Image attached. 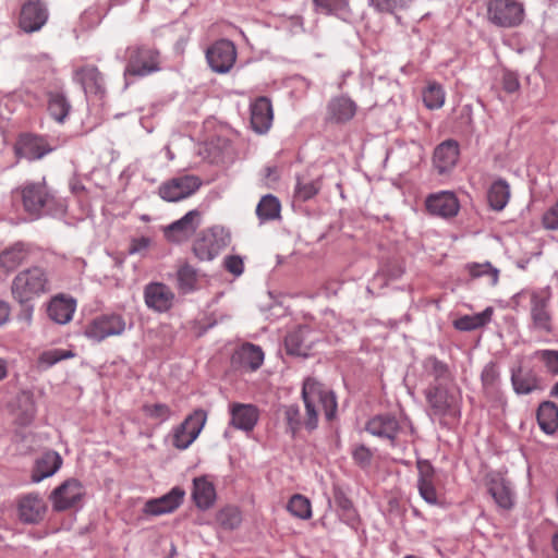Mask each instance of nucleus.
Returning a JSON list of instances; mask_svg holds the SVG:
<instances>
[{
    "instance_id": "f257e3e1",
    "label": "nucleus",
    "mask_w": 558,
    "mask_h": 558,
    "mask_svg": "<svg viewBox=\"0 0 558 558\" xmlns=\"http://www.w3.org/2000/svg\"><path fill=\"white\" fill-rule=\"evenodd\" d=\"M302 398L306 410L304 425L308 430H314L317 427L318 404L323 407L327 421L335 418L337 413L336 396L332 391L325 390L316 379L307 377L303 381Z\"/></svg>"
},
{
    "instance_id": "f03ea898",
    "label": "nucleus",
    "mask_w": 558,
    "mask_h": 558,
    "mask_svg": "<svg viewBox=\"0 0 558 558\" xmlns=\"http://www.w3.org/2000/svg\"><path fill=\"white\" fill-rule=\"evenodd\" d=\"M48 289V278L44 269L32 267L19 272L12 281V295L21 304H26L24 312L29 320L33 307L27 303Z\"/></svg>"
},
{
    "instance_id": "7ed1b4c3",
    "label": "nucleus",
    "mask_w": 558,
    "mask_h": 558,
    "mask_svg": "<svg viewBox=\"0 0 558 558\" xmlns=\"http://www.w3.org/2000/svg\"><path fill=\"white\" fill-rule=\"evenodd\" d=\"M160 51L144 44L131 45L125 50L124 77H144L160 71Z\"/></svg>"
},
{
    "instance_id": "20e7f679",
    "label": "nucleus",
    "mask_w": 558,
    "mask_h": 558,
    "mask_svg": "<svg viewBox=\"0 0 558 558\" xmlns=\"http://www.w3.org/2000/svg\"><path fill=\"white\" fill-rule=\"evenodd\" d=\"M23 207L26 213L36 218L44 213H50L54 207L61 206L57 197L46 184L40 182H27L20 187Z\"/></svg>"
},
{
    "instance_id": "39448f33",
    "label": "nucleus",
    "mask_w": 558,
    "mask_h": 558,
    "mask_svg": "<svg viewBox=\"0 0 558 558\" xmlns=\"http://www.w3.org/2000/svg\"><path fill=\"white\" fill-rule=\"evenodd\" d=\"M487 21L504 28L515 27L524 19V7L517 0H485Z\"/></svg>"
},
{
    "instance_id": "423d86ee",
    "label": "nucleus",
    "mask_w": 558,
    "mask_h": 558,
    "mask_svg": "<svg viewBox=\"0 0 558 558\" xmlns=\"http://www.w3.org/2000/svg\"><path fill=\"white\" fill-rule=\"evenodd\" d=\"M424 395L433 415L438 417H456L459 415L460 409L458 398L441 383L430 384L425 389Z\"/></svg>"
},
{
    "instance_id": "0eeeda50",
    "label": "nucleus",
    "mask_w": 558,
    "mask_h": 558,
    "mask_svg": "<svg viewBox=\"0 0 558 558\" xmlns=\"http://www.w3.org/2000/svg\"><path fill=\"white\" fill-rule=\"evenodd\" d=\"M207 421V412L202 409L194 410L185 420L173 429L172 445L184 450L198 437Z\"/></svg>"
},
{
    "instance_id": "6e6552de",
    "label": "nucleus",
    "mask_w": 558,
    "mask_h": 558,
    "mask_svg": "<svg viewBox=\"0 0 558 558\" xmlns=\"http://www.w3.org/2000/svg\"><path fill=\"white\" fill-rule=\"evenodd\" d=\"M125 319L122 315L110 313L95 317L84 329V335L96 342L108 337L119 336L125 330Z\"/></svg>"
},
{
    "instance_id": "1a4fd4ad",
    "label": "nucleus",
    "mask_w": 558,
    "mask_h": 558,
    "mask_svg": "<svg viewBox=\"0 0 558 558\" xmlns=\"http://www.w3.org/2000/svg\"><path fill=\"white\" fill-rule=\"evenodd\" d=\"M206 59L210 69L219 74L228 73L236 60V49L231 40L220 39L206 50Z\"/></svg>"
},
{
    "instance_id": "9d476101",
    "label": "nucleus",
    "mask_w": 558,
    "mask_h": 558,
    "mask_svg": "<svg viewBox=\"0 0 558 558\" xmlns=\"http://www.w3.org/2000/svg\"><path fill=\"white\" fill-rule=\"evenodd\" d=\"M202 223V213L193 209L179 220L173 221L163 229L165 238L172 243H183L190 240Z\"/></svg>"
},
{
    "instance_id": "9b49d317",
    "label": "nucleus",
    "mask_w": 558,
    "mask_h": 558,
    "mask_svg": "<svg viewBox=\"0 0 558 558\" xmlns=\"http://www.w3.org/2000/svg\"><path fill=\"white\" fill-rule=\"evenodd\" d=\"M202 181L195 175H181L168 180L159 186V196L167 202H179L195 193Z\"/></svg>"
},
{
    "instance_id": "f8f14e48",
    "label": "nucleus",
    "mask_w": 558,
    "mask_h": 558,
    "mask_svg": "<svg viewBox=\"0 0 558 558\" xmlns=\"http://www.w3.org/2000/svg\"><path fill=\"white\" fill-rule=\"evenodd\" d=\"M84 489L81 483L75 478L64 481L60 486L54 488L49 498L52 509L62 512L75 507L83 498Z\"/></svg>"
},
{
    "instance_id": "ddd939ff",
    "label": "nucleus",
    "mask_w": 558,
    "mask_h": 558,
    "mask_svg": "<svg viewBox=\"0 0 558 558\" xmlns=\"http://www.w3.org/2000/svg\"><path fill=\"white\" fill-rule=\"evenodd\" d=\"M228 244L222 231L215 228L203 231L193 243V253L199 260H211L219 255Z\"/></svg>"
},
{
    "instance_id": "4468645a",
    "label": "nucleus",
    "mask_w": 558,
    "mask_h": 558,
    "mask_svg": "<svg viewBox=\"0 0 558 558\" xmlns=\"http://www.w3.org/2000/svg\"><path fill=\"white\" fill-rule=\"evenodd\" d=\"M530 316L533 329L550 335L554 332V319L549 310V296L532 292L530 296Z\"/></svg>"
},
{
    "instance_id": "2eb2a0df",
    "label": "nucleus",
    "mask_w": 558,
    "mask_h": 558,
    "mask_svg": "<svg viewBox=\"0 0 558 558\" xmlns=\"http://www.w3.org/2000/svg\"><path fill=\"white\" fill-rule=\"evenodd\" d=\"M50 151L52 147L43 136L31 133L21 134L14 145L15 156L29 161L41 159Z\"/></svg>"
},
{
    "instance_id": "dca6fc26",
    "label": "nucleus",
    "mask_w": 558,
    "mask_h": 558,
    "mask_svg": "<svg viewBox=\"0 0 558 558\" xmlns=\"http://www.w3.org/2000/svg\"><path fill=\"white\" fill-rule=\"evenodd\" d=\"M48 9L40 0H28L21 9L19 25L25 33L39 31L48 20Z\"/></svg>"
},
{
    "instance_id": "f3484780",
    "label": "nucleus",
    "mask_w": 558,
    "mask_h": 558,
    "mask_svg": "<svg viewBox=\"0 0 558 558\" xmlns=\"http://www.w3.org/2000/svg\"><path fill=\"white\" fill-rule=\"evenodd\" d=\"M365 429L373 436L387 439L391 445H396L401 426L395 415L385 413L369 418L366 422Z\"/></svg>"
},
{
    "instance_id": "a211bd4d",
    "label": "nucleus",
    "mask_w": 558,
    "mask_h": 558,
    "mask_svg": "<svg viewBox=\"0 0 558 558\" xmlns=\"http://www.w3.org/2000/svg\"><path fill=\"white\" fill-rule=\"evenodd\" d=\"M47 505L37 494H27L20 498L17 504V515L25 524H38L45 518Z\"/></svg>"
},
{
    "instance_id": "6ab92c4d",
    "label": "nucleus",
    "mask_w": 558,
    "mask_h": 558,
    "mask_svg": "<svg viewBox=\"0 0 558 558\" xmlns=\"http://www.w3.org/2000/svg\"><path fill=\"white\" fill-rule=\"evenodd\" d=\"M184 496L185 490L175 486L163 496L147 500L144 505L143 511L149 515H161L173 512L182 505Z\"/></svg>"
},
{
    "instance_id": "aec40b11",
    "label": "nucleus",
    "mask_w": 558,
    "mask_h": 558,
    "mask_svg": "<svg viewBox=\"0 0 558 558\" xmlns=\"http://www.w3.org/2000/svg\"><path fill=\"white\" fill-rule=\"evenodd\" d=\"M264 362V352L259 345L246 342L234 351L231 357L232 365L246 372L257 371Z\"/></svg>"
},
{
    "instance_id": "412c9836",
    "label": "nucleus",
    "mask_w": 558,
    "mask_h": 558,
    "mask_svg": "<svg viewBox=\"0 0 558 558\" xmlns=\"http://www.w3.org/2000/svg\"><path fill=\"white\" fill-rule=\"evenodd\" d=\"M144 299L147 307L162 313L171 308L174 293L165 283L150 282L144 289Z\"/></svg>"
},
{
    "instance_id": "4be33fe9",
    "label": "nucleus",
    "mask_w": 558,
    "mask_h": 558,
    "mask_svg": "<svg viewBox=\"0 0 558 558\" xmlns=\"http://www.w3.org/2000/svg\"><path fill=\"white\" fill-rule=\"evenodd\" d=\"M486 486L489 495L499 508L509 510L513 507V494L509 482L502 474L497 472L487 474Z\"/></svg>"
},
{
    "instance_id": "5701e85b",
    "label": "nucleus",
    "mask_w": 558,
    "mask_h": 558,
    "mask_svg": "<svg viewBox=\"0 0 558 558\" xmlns=\"http://www.w3.org/2000/svg\"><path fill=\"white\" fill-rule=\"evenodd\" d=\"M416 468L418 472L417 488L421 497L430 505L438 502L435 488V469L428 460L417 459Z\"/></svg>"
},
{
    "instance_id": "b1692460",
    "label": "nucleus",
    "mask_w": 558,
    "mask_h": 558,
    "mask_svg": "<svg viewBox=\"0 0 558 558\" xmlns=\"http://www.w3.org/2000/svg\"><path fill=\"white\" fill-rule=\"evenodd\" d=\"M310 336L311 329L307 326H300L290 331L284 338L287 354L298 357L310 356L314 342Z\"/></svg>"
},
{
    "instance_id": "393cba45",
    "label": "nucleus",
    "mask_w": 558,
    "mask_h": 558,
    "mask_svg": "<svg viewBox=\"0 0 558 558\" xmlns=\"http://www.w3.org/2000/svg\"><path fill=\"white\" fill-rule=\"evenodd\" d=\"M322 186L323 174L314 173L312 168H307L296 175L294 198L300 202H307L319 193Z\"/></svg>"
},
{
    "instance_id": "a878e982",
    "label": "nucleus",
    "mask_w": 558,
    "mask_h": 558,
    "mask_svg": "<svg viewBox=\"0 0 558 558\" xmlns=\"http://www.w3.org/2000/svg\"><path fill=\"white\" fill-rule=\"evenodd\" d=\"M426 208L432 215L453 217L459 211V202L453 193L440 192L427 197Z\"/></svg>"
},
{
    "instance_id": "bb28decb",
    "label": "nucleus",
    "mask_w": 558,
    "mask_h": 558,
    "mask_svg": "<svg viewBox=\"0 0 558 558\" xmlns=\"http://www.w3.org/2000/svg\"><path fill=\"white\" fill-rule=\"evenodd\" d=\"M458 159L459 144L454 140H447L435 148L433 162L440 174L452 169L456 166Z\"/></svg>"
},
{
    "instance_id": "cd10ccee",
    "label": "nucleus",
    "mask_w": 558,
    "mask_h": 558,
    "mask_svg": "<svg viewBox=\"0 0 558 558\" xmlns=\"http://www.w3.org/2000/svg\"><path fill=\"white\" fill-rule=\"evenodd\" d=\"M74 80L82 85L86 94H105L104 75L95 65H85L77 69L74 73Z\"/></svg>"
},
{
    "instance_id": "c85d7f7f",
    "label": "nucleus",
    "mask_w": 558,
    "mask_h": 558,
    "mask_svg": "<svg viewBox=\"0 0 558 558\" xmlns=\"http://www.w3.org/2000/svg\"><path fill=\"white\" fill-rule=\"evenodd\" d=\"M355 102L345 96H339L329 101L326 119L332 123H345L355 116Z\"/></svg>"
},
{
    "instance_id": "c756f323",
    "label": "nucleus",
    "mask_w": 558,
    "mask_h": 558,
    "mask_svg": "<svg viewBox=\"0 0 558 558\" xmlns=\"http://www.w3.org/2000/svg\"><path fill=\"white\" fill-rule=\"evenodd\" d=\"M272 122V106L268 98L259 97L251 107V124L255 132L263 134Z\"/></svg>"
},
{
    "instance_id": "7c9ffc66",
    "label": "nucleus",
    "mask_w": 558,
    "mask_h": 558,
    "mask_svg": "<svg viewBox=\"0 0 558 558\" xmlns=\"http://www.w3.org/2000/svg\"><path fill=\"white\" fill-rule=\"evenodd\" d=\"M62 458L56 451H46L35 462L32 472V481L38 483L44 478L52 476L61 466Z\"/></svg>"
},
{
    "instance_id": "2f4dec72",
    "label": "nucleus",
    "mask_w": 558,
    "mask_h": 558,
    "mask_svg": "<svg viewBox=\"0 0 558 558\" xmlns=\"http://www.w3.org/2000/svg\"><path fill=\"white\" fill-rule=\"evenodd\" d=\"M192 498L196 507L201 510L211 508L216 500V489L211 482L205 476L193 480Z\"/></svg>"
},
{
    "instance_id": "473e14b6",
    "label": "nucleus",
    "mask_w": 558,
    "mask_h": 558,
    "mask_svg": "<svg viewBox=\"0 0 558 558\" xmlns=\"http://www.w3.org/2000/svg\"><path fill=\"white\" fill-rule=\"evenodd\" d=\"M258 421V410L252 404L235 403L231 408V424L239 429L252 430Z\"/></svg>"
},
{
    "instance_id": "72a5a7b5",
    "label": "nucleus",
    "mask_w": 558,
    "mask_h": 558,
    "mask_svg": "<svg viewBox=\"0 0 558 558\" xmlns=\"http://www.w3.org/2000/svg\"><path fill=\"white\" fill-rule=\"evenodd\" d=\"M76 304L73 299L53 298L47 308L48 316L57 324L64 325L72 319Z\"/></svg>"
},
{
    "instance_id": "f704fd0d",
    "label": "nucleus",
    "mask_w": 558,
    "mask_h": 558,
    "mask_svg": "<svg viewBox=\"0 0 558 558\" xmlns=\"http://www.w3.org/2000/svg\"><path fill=\"white\" fill-rule=\"evenodd\" d=\"M536 418L539 428L547 435H554L558 429V407L551 401L538 405Z\"/></svg>"
},
{
    "instance_id": "c9c22d12",
    "label": "nucleus",
    "mask_w": 558,
    "mask_h": 558,
    "mask_svg": "<svg viewBox=\"0 0 558 558\" xmlns=\"http://www.w3.org/2000/svg\"><path fill=\"white\" fill-rule=\"evenodd\" d=\"M510 198V186L505 179H498L492 183L487 191L489 207L495 211H501Z\"/></svg>"
},
{
    "instance_id": "e433bc0d",
    "label": "nucleus",
    "mask_w": 558,
    "mask_h": 558,
    "mask_svg": "<svg viewBox=\"0 0 558 558\" xmlns=\"http://www.w3.org/2000/svg\"><path fill=\"white\" fill-rule=\"evenodd\" d=\"M332 494L340 519L347 524L353 525L357 520V512L352 500L339 485H333Z\"/></svg>"
},
{
    "instance_id": "4c0bfd02",
    "label": "nucleus",
    "mask_w": 558,
    "mask_h": 558,
    "mask_svg": "<svg viewBox=\"0 0 558 558\" xmlns=\"http://www.w3.org/2000/svg\"><path fill=\"white\" fill-rule=\"evenodd\" d=\"M511 383L518 395H527L538 388L537 376L532 371L523 372L521 367L512 369Z\"/></svg>"
},
{
    "instance_id": "58836bf2",
    "label": "nucleus",
    "mask_w": 558,
    "mask_h": 558,
    "mask_svg": "<svg viewBox=\"0 0 558 558\" xmlns=\"http://www.w3.org/2000/svg\"><path fill=\"white\" fill-rule=\"evenodd\" d=\"M48 111L58 123H63L71 111V104L64 94L59 92L48 93Z\"/></svg>"
},
{
    "instance_id": "ea45409f",
    "label": "nucleus",
    "mask_w": 558,
    "mask_h": 558,
    "mask_svg": "<svg viewBox=\"0 0 558 558\" xmlns=\"http://www.w3.org/2000/svg\"><path fill=\"white\" fill-rule=\"evenodd\" d=\"M175 277L177 288L182 294H187L196 290L198 282L197 269L189 263L179 266Z\"/></svg>"
},
{
    "instance_id": "a19ab883",
    "label": "nucleus",
    "mask_w": 558,
    "mask_h": 558,
    "mask_svg": "<svg viewBox=\"0 0 558 558\" xmlns=\"http://www.w3.org/2000/svg\"><path fill=\"white\" fill-rule=\"evenodd\" d=\"M493 313V307H487L481 313L459 317L453 322V326L461 331H471L487 325L492 319Z\"/></svg>"
},
{
    "instance_id": "79ce46f5",
    "label": "nucleus",
    "mask_w": 558,
    "mask_h": 558,
    "mask_svg": "<svg viewBox=\"0 0 558 558\" xmlns=\"http://www.w3.org/2000/svg\"><path fill=\"white\" fill-rule=\"evenodd\" d=\"M27 257V251L22 243H16L0 254V267L11 271L20 266Z\"/></svg>"
},
{
    "instance_id": "37998d69",
    "label": "nucleus",
    "mask_w": 558,
    "mask_h": 558,
    "mask_svg": "<svg viewBox=\"0 0 558 558\" xmlns=\"http://www.w3.org/2000/svg\"><path fill=\"white\" fill-rule=\"evenodd\" d=\"M281 205L279 199L272 194L263 196L257 204L256 215L264 221L275 220L280 217Z\"/></svg>"
},
{
    "instance_id": "c03bdc74",
    "label": "nucleus",
    "mask_w": 558,
    "mask_h": 558,
    "mask_svg": "<svg viewBox=\"0 0 558 558\" xmlns=\"http://www.w3.org/2000/svg\"><path fill=\"white\" fill-rule=\"evenodd\" d=\"M216 521L221 529L232 531L240 526L242 514L238 507L226 506L216 513Z\"/></svg>"
},
{
    "instance_id": "a18cd8bd",
    "label": "nucleus",
    "mask_w": 558,
    "mask_h": 558,
    "mask_svg": "<svg viewBox=\"0 0 558 558\" xmlns=\"http://www.w3.org/2000/svg\"><path fill=\"white\" fill-rule=\"evenodd\" d=\"M290 513L299 519L306 520L312 515L311 502L310 500L300 495H293L287 506Z\"/></svg>"
},
{
    "instance_id": "49530a36",
    "label": "nucleus",
    "mask_w": 558,
    "mask_h": 558,
    "mask_svg": "<svg viewBox=\"0 0 558 558\" xmlns=\"http://www.w3.org/2000/svg\"><path fill=\"white\" fill-rule=\"evenodd\" d=\"M424 369L435 379V384L450 377L448 365L435 356H429L424 361Z\"/></svg>"
},
{
    "instance_id": "de8ad7c7",
    "label": "nucleus",
    "mask_w": 558,
    "mask_h": 558,
    "mask_svg": "<svg viewBox=\"0 0 558 558\" xmlns=\"http://www.w3.org/2000/svg\"><path fill=\"white\" fill-rule=\"evenodd\" d=\"M74 354L70 350L52 349L43 352L38 357V367L47 369L56 363L72 357Z\"/></svg>"
},
{
    "instance_id": "09e8293b",
    "label": "nucleus",
    "mask_w": 558,
    "mask_h": 558,
    "mask_svg": "<svg viewBox=\"0 0 558 558\" xmlns=\"http://www.w3.org/2000/svg\"><path fill=\"white\" fill-rule=\"evenodd\" d=\"M423 101L428 109H438L444 105L445 93L439 84H429L423 92Z\"/></svg>"
},
{
    "instance_id": "8fccbe9b",
    "label": "nucleus",
    "mask_w": 558,
    "mask_h": 558,
    "mask_svg": "<svg viewBox=\"0 0 558 558\" xmlns=\"http://www.w3.org/2000/svg\"><path fill=\"white\" fill-rule=\"evenodd\" d=\"M413 0H371V4L379 12L395 14L408 10Z\"/></svg>"
},
{
    "instance_id": "3c124183",
    "label": "nucleus",
    "mask_w": 558,
    "mask_h": 558,
    "mask_svg": "<svg viewBox=\"0 0 558 558\" xmlns=\"http://www.w3.org/2000/svg\"><path fill=\"white\" fill-rule=\"evenodd\" d=\"M499 369L496 363L490 362L482 371L481 380L486 391H495L499 384Z\"/></svg>"
},
{
    "instance_id": "603ef678",
    "label": "nucleus",
    "mask_w": 558,
    "mask_h": 558,
    "mask_svg": "<svg viewBox=\"0 0 558 558\" xmlns=\"http://www.w3.org/2000/svg\"><path fill=\"white\" fill-rule=\"evenodd\" d=\"M144 414L159 423L166 422L172 415V411L166 403H146L142 407Z\"/></svg>"
},
{
    "instance_id": "864d4df0",
    "label": "nucleus",
    "mask_w": 558,
    "mask_h": 558,
    "mask_svg": "<svg viewBox=\"0 0 558 558\" xmlns=\"http://www.w3.org/2000/svg\"><path fill=\"white\" fill-rule=\"evenodd\" d=\"M466 268L470 276L473 278L489 276L492 284H496L498 282L499 270L488 262L484 264H469L466 265Z\"/></svg>"
},
{
    "instance_id": "5fc2aeb1",
    "label": "nucleus",
    "mask_w": 558,
    "mask_h": 558,
    "mask_svg": "<svg viewBox=\"0 0 558 558\" xmlns=\"http://www.w3.org/2000/svg\"><path fill=\"white\" fill-rule=\"evenodd\" d=\"M282 409L288 430L294 436L302 426L300 408L296 404H289Z\"/></svg>"
},
{
    "instance_id": "6e6d98bb",
    "label": "nucleus",
    "mask_w": 558,
    "mask_h": 558,
    "mask_svg": "<svg viewBox=\"0 0 558 558\" xmlns=\"http://www.w3.org/2000/svg\"><path fill=\"white\" fill-rule=\"evenodd\" d=\"M535 356L544 364L549 374L558 375V350H538L535 352Z\"/></svg>"
},
{
    "instance_id": "4d7b16f0",
    "label": "nucleus",
    "mask_w": 558,
    "mask_h": 558,
    "mask_svg": "<svg viewBox=\"0 0 558 558\" xmlns=\"http://www.w3.org/2000/svg\"><path fill=\"white\" fill-rule=\"evenodd\" d=\"M316 11L324 14H335L348 7L347 0H313Z\"/></svg>"
},
{
    "instance_id": "13d9d810",
    "label": "nucleus",
    "mask_w": 558,
    "mask_h": 558,
    "mask_svg": "<svg viewBox=\"0 0 558 558\" xmlns=\"http://www.w3.org/2000/svg\"><path fill=\"white\" fill-rule=\"evenodd\" d=\"M223 266L227 271L238 277L243 274L244 264L239 255H228L225 257Z\"/></svg>"
},
{
    "instance_id": "bf43d9fd",
    "label": "nucleus",
    "mask_w": 558,
    "mask_h": 558,
    "mask_svg": "<svg viewBox=\"0 0 558 558\" xmlns=\"http://www.w3.org/2000/svg\"><path fill=\"white\" fill-rule=\"evenodd\" d=\"M501 83L504 90L509 94L515 93L520 88L519 77L511 71L504 72Z\"/></svg>"
},
{
    "instance_id": "052dcab7",
    "label": "nucleus",
    "mask_w": 558,
    "mask_h": 558,
    "mask_svg": "<svg viewBox=\"0 0 558 558\" xmlns=\"http://www.w3.org/2000/svg\"><path fill=\"white\" fill-rule=\"evenodd\" d=\"M35 417V407L33 402H28L25 410L16 413L15 415V422L20 426H27L29 425Z\"/></svg>"
},
{
    "instance_id": "680f3d73",
    "label": "nucleus",
    "mask_w": 558,
    "mask_h": 558,
    "mask_svg": "<svg viewBox=\"0 0 558 558\" xmlns=\"http://www.w3.org/2000/svg\"><path fill=\"white\" fill-rule=\"evenodd\" d=\"M352 454L355 462L363 466L368 465L373 458L372 451L364 445L357 446Z\"/></svg>"
},
{
    "instance_id": "e2e57ef3",
    "label": "nucleus",
    "mask_w": 558,
    "mask_h": 558,
    "mask_svg": "<svg viewBox=\"0 0 558 558\" xmlns=\"http://www.w3.org/2000/svg\"><path fill=\"white\" fill-rule=\"evenodd\" d=\"M543 225L548 230H558V202L545 213Z\"/></svg>"
},
{
    "instance_id": "0e129e2a",
    "label": "nucleus",
    "mask_w": 558,
    "mask_h": 558,
    "mask_svg": "<svg viewBox=\"0 0 558 558\" xmlns=\"http://www.w3.org/2000/svg\"><path fill=\"white\" fill-rule=\"evenodd\" d=\"M151 243L150 238L148 236H141L132 239L129 253L130 254H140L142 252H145Z\"/></svg>"
},
{
    "instance_id": "69168bd1",
    "label": "nucleus",
    "mask_w": 558,
    "mask_h": 558,
    "mask_svg": "<svg viewBox=\"0 0 558 558\" xmlns=\"http://www.w3.org/2000/svg\"><path fill=\"white\" fill-rule=\"evenodd\" d=\"M10 317V306L8 303L0 301V326L4 325Z\"/></svg>"
},
{
    "instance_id": "338daca9",
    "label": "nucleus",
    "mask_w": 558,
    "mask_h": 558,
    "mask_svg": "<svg viewBox=\"0 0 558 558\" xmlns=\"http://www.w3.org/2000/svg\"><path fill=\"white\" fill-rule=\"evenodd\" d=\"M265 179L268 181L277 182L279 180L278 169L275 166L266 167Z\"/></svg>"
},
{
    "instance_id": "774afa93",
    "label": "nucleus",
    "mask_w": 558,
    "mask_h": 558,
    "mask_svg": "<svg viewBox=\"0 0 558 558\" xmlns=\"http://www.w3.org/2000/svg\"><path fill=\"white\" fill-rule=\"evenodd\" d=\"M8 375V364L7 361L0 357V380L5 378Z\"/></svg>"
}]
</instances>
